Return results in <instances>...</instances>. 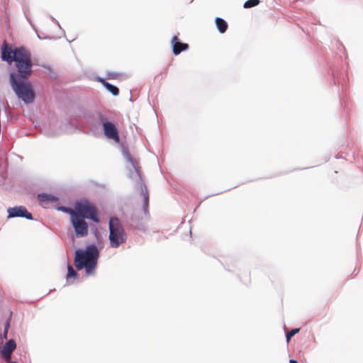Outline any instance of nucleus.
<instances>
[{"label":"nucleus","mask_w":363,"mask_h":363,"mask_svg":"<svg viewBox=\"0 0 363 363\" xmlns=\"http://www.w3.org/2000/svg\"><path fill=\"white\" fill-rule=\"evenodd\" d=\"M98 121L101 126L103 135L108 140H113L118 147L120 151L128 162H129L135 174H139L140 167L138 162L131 156L128 147L124 144L123 138L120 136V130L117 123L107 115L98 111Z\"/></svg>","instance_id":"obj_3"},{"label":"nucleus","mask_w":363,"mask_h":363,"mask_svg":"<svg viewBox=\"0 0 363 363\" xmlns=\"http://www.w3.org/2000/svg\"><path fill=\"white\" fill-rule=\"evenodd\" d=\"M70 224L74 230V236L77 238H85L89 234V225L79 214L72 215Z\"/></svg>","instance_id":"obj_7"},{"label":"nucleus","mask_w":363,"mask_h":363,"mask_svg":"<svg viewBox=\"0 0 363 363\" xmlns=\"http://www.w3.org/2000/svg\"><path fill=\"white\" fill-rule=\"evenodd\" d=\"M95 80L97 82H99L101 83V84L104 87L105 84L108 82V81L102 77H100V76H97L95 77Z\"/></svg>","instance_id":"obj_22"},{"label":"nucleus","mask_w":363,"mask_h":363,"mask_svg":"<svg viewBox=\"0 0 363 363\" xmlns=\"http://www.w3.org/2000/svg\"><path fill=\"white\" fill-rule=\"evenodd\" d=\"M171 47L172 53L174 55H179L182 52L189 49V45L182 42L177 35H174L171 40Z\"/></svg>","instance_id":"obj_10"},{"label":"nucleus","mask_w":363,"mask_h":363,"mask_svg":"<svg viewBox=\"0 0 363 363\" xmlns=\"http://www.w3.org/2000/svg\"><path fill=\"white\" fill-rule=\"evenodd\" d=\"M220 193H221V192H218V193L213 194H211V195H210V196H205L203 199H201V200L198 203V204L196 205V208H197L201 205V203L203 201H205L206 199H208V197H210V196H216V195H218V194H220ZM196 211V209H194V211Z\"/></svg>","instance_id":"obj_24"},{"label":"nucleus","mask_w":363,"mask_h":363,"mask_svg":"<svg viewBox=\"0 0 363 363\" xmlns=\"http://www.w3.org/2000/svg\"><path fill=\"white\" fill-rule=\"evenodd\" d=\"M42 67L43 68H45L48 71L46 72V74L51 78L52 79H56V75L53 72L52 68L47 65H43Z\"/></svg>","instance_id":"obj_20"},{"label":"nucleus","mask_w":363,"mask_h":363,"mask_svg":"<svg viewBox=\"0 0 363 363\" xmlns=\"http://www.w3.org/2000/svg\"><path fill=\"white\" fill-rule=\"evenodd\" d=\"M55 208L59 211H61L65 213H67L69 215V219H72V215L77 214L76 210H73L72 208L66 206H55Z\"/></svg>","instance_id":"obj_17"},{"label":"nucleus","mask_w":363,"mask_h":363,"mask_svg":"<svg viewBox=\"0 0 363 363\" xmlns=\"http://www.w3.org/2000/svg\"><path fill=\"white\" fill-rule=\"evenodd\" d=\"M67 274H66V279L67 282L69 284L74 283V281H71V279H78L79 277V274L78 272L69 264H67Z\"/></svg>","instance_id":"obj_14"},{"label":"nucleus","mask_w":363,"mask_h":363,"mask_svg":"<svg viewBox=\"0 0 363 363\" xmlns=\"http://www.w3.org/2000/svg\"><path fill=\"white\" fill-rule=\"evenodd\" d=\"M77 213L83 219H88L96 224H100L101 220L100 213L94 205L86 199H81L74 204Z\"/></svg>","instance_id":"obj_6"},{"label":"nucleus","mask_w":363,"mask_h":363,"mask_svg":"<svg viewBox=\"0 0 363 363\" xmlns=\"http://www.w3.org/2000/svg\"><path fill=\"white\" fill-rule=\"evenodd\" d=\"M332 78H333V83L334 85H339L340 82L337 77L335 76V73L333 70H332Z\"/></svg>","instance_id":"obj_23"},{"label":"nucleus","mask_w":363,"mask_h":363,"mask_svg":"<svg viewBox=\"0 0 363 363\" xmlns=\"http://www.w3.org/2000/svg\"><path fill=\"white\" fill-rule=\"evenodd\" d=\"M8 218H23L29 220H33V215L27 210L24 206H15L9 207L7 209Z\"/></svg>","instance_id":"obj_8"},{"label":"nucleus","mask_w":363,"mask_h":363,"mask_svg":"<svg viewBox=\"0 0 363 363\" xmlns=\"http://www.w3.org/2000/svg\"><path fill=\"white\" fill-rule=\"evenodd\" d=\"M118 75H119V74L118 72H106L107 79H116Z\"/></svg>","instance_id":"obj_21"},{"label":"nucleus","mask_w":363,"mask_h":363,"mask_svg":"<svg viewBox=\"0 0 363 363\" xmlns=\"http://www.w3.org/2000/svg\"><path fill=\"white\" fill-rule=\"evenodd\" d=\"M37 36L39 39H42V38L37 33Z\"/></svg>","instance_id":"obj_29"},{"label":"nucleus","mask_w":363,"mask_h":363,"mask_svg":"<svg viewBox=\"0 0 363 363\" xmlns=\"http://www.w3.org/2000/svg\"><path fill=\"white\" fill-rule=\"evenodd\" d=\"M129 177L131 178L133 177V172H131L130 169H129Z\"/></svg>","instance_id":"obj_27"},{"label":"nucleus","mask_w":363,"mask_h":363,"mask_svg":"<svg viewBox=\"0 0 363 363\" xmlns=\"http://www.w3.org/2000/svg\"><path fill=\"white\" fill-rule=\"evenodd\" d=\"M136 177L138 179V191L143 197V211L139 210H134L128 217H125L123 220L125 224L129 230H139L145 233L146 231V223L150 218L149 212V193L147 186L143 179L141 171H139V174H136Z\"/></svg>","instance_id":"obj_4"},{"label":"nucleus","mask_w":363,"mask_h":363,"mask_svg":"<svg viewBox=\"0 0 363 363\" xmlns=\"http://www.w3.org/2000/svg\"><path fill=\"white\" fill-rule=\"evenodd\" d=\"M108 240L111 248H118L126 242L128 235L123 222L116 216H111L108 220Z\"/></svg>","instance_id":"obj_5"},{"label":"nucleus","mask_w":363,"mask_h":363,"mask_svg":"<svg viewBox=\"0 0 363 363\" xmlns=\"http://www.w3.org/2000/svg\"><path fill=\"white\" fill-rule=\"evenodd\" d=\"M37 199L40 203L44 202L46 203H54L60 201L58 196L53 194L47 192H41L38 194Z\"/></svg>","instance_id":"obj_11"},{"label":"nucleus","mask_w":363,"mask_h":363,"mask_svg":"<svg viewBox=\"0 0 363 363\" xmlns=\"http://www.w3.org/2000/svg\"><path fill=\"white\" fill-rule=\"evenodd\" d=\"M12 311H9V318L6 319V320L5 321L4 323V332H3V334H1V337L0 338V340H3V339H7V335H8V332H9V328H10V325H11V317H12Z\"/></svg>","instance_id":"obj_16"},{"label":"nucleus","mask_w":363,"mask_h":363,"mask_svg":"<svg viewBox=\"0 0 363 363\" xmlns=\"http://www.w3.org/2000/svg\"><path fill=\"white\" fill-rule=\"evenodd\" d=\"M130 101H133V98L132 96L130 97Z\"/></svg>","instance_id":"obj_30"},{"label":"nucleus","mask_w":363,"mask_h":363,"mask_svg":"<svg viewBox=\"0 0 363 363\" xmlns=\"http://www.w3.org/2000/svg\"><path fill=\"white\" fill-rule=\"evenodd\" d=\"M50 18H51L52 21H54L60 27V29H62L58 21L56 20L53 16H50Z\"/></svg>","instance_id":"obj_25"},{"label":"nucleus","mask_w":363,"mask_h":363,"mask_svg":"<svg viewBox=\"0 0 363 363\" xmlns=\"http://www.w3.org/2000/svg\"><path fill=\"white\" fill-rule=\"evenodd\" d=\"M300 330V328H295L288 332H285L286 342H289L292 337L299 333Z\"/></svg>","instance_id":"obj_18"},{"label":"nucleus","mask_w":363,"mask_h":363,"mask_svg":"<svg viewBox=\"0 0 363 363\" xmlns=\"http://www.w3.org/2000/svg\"><path fill=\"white\" fill-rule=\"evenodd\" d=\"M84 124L91 135L94 136L100 135L98 112L96 113V117L91 113H86L84 115Z\"/></svg>","instance_id":"obj_9"},{"label":"nucleus","mask_w":363,"mask_h":363,"mask_svg":"<svg viewBox=\"0 0 363 363\" xmlns=\"http://www.w3.org/2000/svg\"><path fill=\"white\" fill-rule=\"evenodd\" d=\"M215 24H216L218 31L220 34H223L227 31L228 28V22L223 18L216 17L215 18Z\"/></svg>","instance_id":"obj_13"},{"label":"nucleus","mask_w":363,"mask_h":363,"mask_svg":"<svg viewBox=\"0 0 363 363\" xmlns=\"http://www.w3.org/2000/svg\"><path fill=\"white\" fill-rule=\"evenodd\" d=\"M104 89L113 96H118L120 94L118 87L108 82L105 84Z\"/></svg>","instance_id":"obj_15"},{"label":"nucleus","mask_w":363,"mask_h":363,"mask_svg":"<svg viewBox=\"0 0 363 363\" xmlns=\"http://www.w3.org/2000/svg\"><path fill=\"white\" fill-rule=\"evenodd\" d=\"M342 89H345L344 83H342Z\"/></svg>","instance_id":"obj_28"},{"label":"nucleus","mask_w":363,"mask_h":363,"mask_svg":"<svg viewBox=\"0 0 363 363\" xmlns=\"http://www.w3.org/2000/svg\"><path fill=\"white\" fill-rule=\"evenodd\" d=\"M260 0H247L243 4V7L245 9H251L258 6Z\"/></svg>","instance_id":"obj_19"},{"label":"nucleus","mask_w":363,"mask_h":363,"mask_svg":"<svg viewBox=\"0 0 363 363\" xmlns=\"http://www.w3.org/2000/svg\"><path fill=\"white\" fill-rule=\"evenodd\" d=\"M289 363H298V362L295 359H290Z\"/></svg>","instance_id":"obj_26"},{"label":"nucleus","mask_w":363,"mask_h":363,"mask_svg":"<svg viewBox=\"0 0 363 363\" xmlns=\"http://www.w3.org/2000/svg\"><path fill=\"white\" fill-rule=\"evenodd\" d=\"M1 335L0 334V338ZM3 340H0V353L3 355H7L9 352H12L16 348V343L13 339H6V347L1 346Z\"/></svg>","instance_id":"obj_12"},{"label":"nucleus","mask_w":363,"mask_h":363,"mask_svg":"<svg viewBox=\"0 0 363 363\" xmlns=\"http://www.w3.org/2000/svg\"><path fill=\"white\" fill-rule=\"evenodd\" d=\"M90 228L96 243H89L84 247L76 248L74 251V262L77 269L79 271L84 269L86 276L94 274L101 251L104 247L102 236L97 227L93 225Z\"/></svg>","instance_id":"obj_2"},{"label":"nucleus","mask_w":363,"mask_h":363,"mask_svg":"<svg viewBox=\"0 0 363 363\" xmlns=\"http://www.w3.org/2000/svg\"><path fill=\"white\" fill-rule=\"evenodd\" d=\"M0 57L8 65L14 63V70L9 72V80L18 99L26 105L33 104L36 94L30 79L34 65L30 51L23 45L13 48L4 41L1 46Z\"/></svg>","instance_id":"obj_1"}]
</instances>
